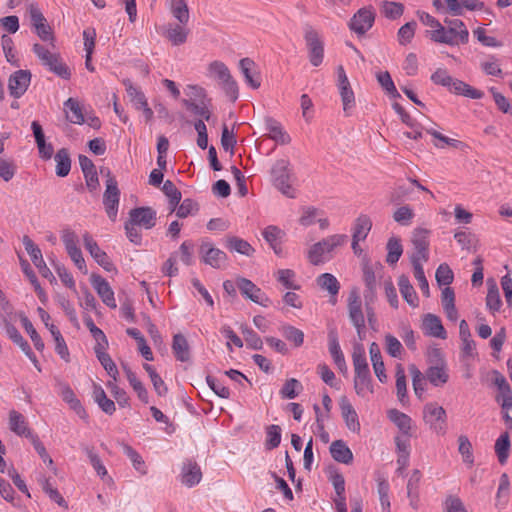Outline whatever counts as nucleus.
Segmentation results:
<instances>
[{
	"mask_svg": "<svg viewBox=\"0 0 512 512\" xmlns=\"http://www.w3.org/2000/svg\"><path fill=\"white\" fill-rule=\"evenodd\" d=\"M352 360L355 372V392L357 395L365 397L367 393H373V385L365 351L362 347L354 348Z\"/></svg>",
	"mask_w": 512,
	"mask_h": 512,
	"instance_id": "obj_1",
	"label": "nucleus"
},
{
	"mask_svg": "<svg viewBox=\"0 0 512 512\" xmlns=\"http://www.w3.org/2000/svg\"><path fill=\"white\" fill-rule=\"evenodd\" d=\"M444 23L447 25V28L442 25L440 29H435L431 32V39L433 41L452 46L468 42L469 32L462 20L445 19Z\"/></svg>",
	"mask_w": 512,
	"mask_h": 512,
	"instance_id": "obj_2",
	"label": "nucleus"
},
{
	"mask_svg": "<svg viewBox=\"0 0 512 512\" xmlns=\"http://www.w3.org/2000/svg\"><path fill=\"white\" fill-rule=\"evenodd\" d=\"M347 240V236L343 234H335L328 236L311 246L308 251V260L313 265L324 263L329 258L327 254L342 246Z\"/></svg>",
	"mask_w": 512,
	"mask_h": 512,
	"instance_id": "obj_3",
	"label": "nucleus"
},
{
	"mask_svg": "<svg viewBox=\"0 0 512 512\" xmlns=\"http://www.w3.org/2000/svg\"><path fill=\"white\" fill-rule=\"evenodd\" d=\"M289 161L280 159L275 162L271 169V177L274 186L281 191L282 194L289 198H294V189L290 185Z\"/></svg>",
	"mask_w": 512,
	"mask_h": 512,
	"instance_id": "obj_4",
	"label": "nucleus"
},
{
	"mask_svg": "<svg viewBox=\"0 0 512 512\" xmlns=\"http://www.w3.org/2000/svg\"><path fill=\"white\" fill-rule=\"evenodd\" d=\"M430 230L425 228H416L413 231L411 242L414 246V252L410 257L413 265H422L421 262H427L429 259V237Z\"/></svg>",
	"mask_w": 512,
	"mask_h": 512,
	"instance_id": "obj_5",
	"label": "nucleus"
},
{
	"mask_svg": "<svg viewBox=\"0 0 512 512\" xmlns=\"http://www.w3.org/2000/svg\"><path fill=\"white\" fill-rule=\"evenodd\" d=\"M304 39L308 49V58L314 67L322 64L324 59V42L319 33L310 25L305 27Z\"/></svg>",
	"mask_w": 512,
	"mask_h": 512,
	"instance_id": "obj_6",
	"label": "nucleus"
},
{
	"mask_svg": "<svg viewBox=\"0 0 512 512\" xmlns=\"http://www.w3.org/2000/svg\"><path fill=\"white\" fill-rule=\"evenodd\" d=\"M347 308L349 319L356 328L359 338L362 339L365 329V316L362 310V301L356 289L349 293Z\"/></svg>",
	"mask_w": 512,
	"mask_h": 512,
	"instance_id": "obj_7",
	"label": "nucleus"
},
{
	"mask_svg": "<svg viewBox=\"0 0 512 512\" xmlns=\"http://www.w3.org/2000/svg\"><path fill=\"white\" fill-rule=\"evenodd\" d=\"M423 419L437 434L443 435L446 431V411L437 403H427L423 410Z\"/></svg>",
	"mask_w": 512,
	"mask_h": 512,
	"instance_id": "obj_8",
	"label": "nucleus"
},
{
	"mask_svg": "<svg viewBox=\"0 0 512 512\" xmlns=\"http://www.w3.org/2000/svg\"><path fill=\"white\" fill-rule=\"evenodd\" d=\"M375 11L372 6L359 9L350 19L349 28L358 35H364L374 24Z\"/></svg>",
	"mask_w": 512,
	"mask_h": 512,
	"instance_id": "obj_9",
	"label": "nucleus"
},
{
	"mask_svg": "<svg viewBox=\"0 0 512 512\" xmlns=\"http://www.w3.org/2000/svg\"><path fill=\"white\" fill-rule=\"evenodd\" d=\"M199 254L201 261L215 269H221L227 262V255L224 251L215 248L212 243L203 241L200 245Z\"/></svg>",
	"mask_w": 512,
	"mask_h": 512,
	"instance_id": "obj_10",
	"label": "nucleus"
},
{
	"mask_svg": "<svg viewBox=\"0 0 512 512\" xmlns=\"http://www.w3.org/2000/svg\"><path fill=\"white\" fill-rule=\"evenodd\" d=\"M120 190L116 180H106L103 204L110 220L115 221L118 212Z\"/></svg>",
	"mask_w": 512,
	"mask_h": 512,
	"instance_id": "obj_11",
	"label": "nucleus"
},
{
	"mask_svg": "<svg viewBox=\"0 0 512 512\" xmlns=\"http://www.w3.org/2000/svg\"><path fill=\"white\" fill-rule=\"evenodd\" d=\"M2 324L4 329L6 330L7 335L9 338L19 346V348L22 350V352L31 360V362L34 364V366L37 368L38 371H41V368L39 366V362L31 350V347L29 343L23 338V336L20 334V332L17 330V328L10 323L5 317L2 319Z\"/></svg>",
	"mask_w": 512,
	"mask_h": 512,
	"instance_id": "obj_12",
	"label": "nucleus"
},
{
	"mask_svg": "<svg viewBox=\"0 0 512 512\" xmlns=\"http://www.w3.org/2000/svg\"><path fill=\"white\" fill-rule=\"evenodd\" d=\"M25 250L29 254L33 264L38 268L39 273L44 278L55 279L50 269L47 267L40 248L32 241V239L24 235L22 239Z\"/></svg>",
	"mask_w": 512,
	"mask_h": 512,
	"instance_id": "obj_13",
	"label": "nucleus"
},
{
	"mask_svg": "<svg viewBox=\"0 0 512 512\" xmlns=\"http://www.w3.org/2000/svg\"><path fill=\"white\" fill-rule=\"evenodd\" d=\"M236 285L242 296L245 298L265 307L268 305V297H265L262 290L257 287L251 280L244 277H238L236 279Z\"/></svg>",
	"mask_w": 512,
	"mask_h": 512,
	"instance_id": "obj_14",
	"label": "nucleus"
},
{
	"mask_svg": "<svg viewBox=\"0 0 512 512\" xmlns=\"http://www.w3.org/2000/svg\"><path fill=\"white\" fill-rule=\"evenodd\" d=\"M31 77L29 70H17L11 74L8 80L10 95L14 98H20L24 95L30 85Z\"/></svg>",
	"mask_w": 512,
	"mask_h": 512,
	"instance_id": "obj_15",
	"label": "nucleus"
},
{
	"mask_svg": "<svg viewBox=\"0 0 512 512\" xmlns=\"http://www.w3.org/2000/svg\"><path fill=\"white\" fill-rule=\"evenodd\" d=\"M83 242L85 248L89 251L90 255L95 259V261L100 266H102L106 271L109 272L115 269L113 263L111 262L106 252L100 249L97 242L92 238L90 234H84Z\"/></svg>",
	"mask_w": 512,
	"mask_h": 512,
	"instance_id": "obj_16",
	"label": "nucleus"
},
{
	"mask_svg": "<svg viewBox=\"0 0 512 512\" xmlns=\"http://www.w3.org/2000/svg\"><path fill=\"white\" fill-rule=\"evenodd\" d=\"M91 284L96 290L99 297L102 299L103 303H105L110 308L117 307L114 298V292L110 287L109 283L102 276L98 274H92Z\"/></svg>",
	"mask_w": 512,
	"mask_h": 512,
	"instance_id": "obj_17",
	"label": "nucleus"
},
{
	"mask_svg": "<svg viewBox=\"0 0 512 512\" xmlns=\"http://www.w3.org/2000/svg\"><path fill=\"white\" fill-rule=\"evenodd\" d=\"M130 221L135 225L151 229L156 224V211L151 207H138L129 212Z\"/></svg>",
	"mask_w": 512,
	"mask_h": 512,
	"instance_id": "obj_18",
	"label": "nucleus"
},
{
	"mask_svg": "<svg viewBox=\"0 0 512 512\" xmlns=\"http://www.w3.org/2000/svg\"><path fill=\"white\" fill-rule=\"evenodd\" d=\"M339 406L347 428L352 432H359L360 422L358 415L349 400L346 397H342Z\"/></svg>",
	"mask_w": 512,
	"mask_h": 512,
	"instance_id": "obj_19",
	"label": "nucleus"
},
{
	"mask_svg": "<svg viewBox=\"0 0 512 512\" xmlns=\"http://www.w3.org/2000/svg\"><path fill=\"white\" fill-rule=\"evenodd\" d=\"M79 164L84 174L87 187L93 191L99 186L98 174L92 160L85 155L79 156Z\"/></svg>",
	"mask_w": 512,
	"mask_h": 512,
	"instance_id": "obj_20",
	"label": "nucleus"
},
{
	"mask_svg": "<svg viewBox=\"0 0 512 512\" xmlns=\"http://www.w3.org/2000/svg\"><path fill=\"white\" fill-rule=\"evenodd\" d=\"M265 125L266 129L269 131L268 137L276 143L286 145L291 142V137L277 120L268 117L265 119Z\"/></svg>",
	"mask_w": 512,
	"mask_h": 512,
	"instance_id": "obj_21",
	"label": "nucleus"
},
{
	"mask_svg": "<svg viewBox=\"0 0 512 512\" xmlns=\"http://www.w3.org/2000/svg\"><path fill=\"white\" fill-rule=\"evenodd\" d=\"M330 453L332 458L343 464H351L353 461V453L343 440H335L330 445Z\"/></svg>",
	"mask_w": 512,
	"mask_h": 512,
	"instance_id": "obj_22",
	"label": "nucleus"
},
{
	"mask_svg": "<svg viewBox=\"0 0 512 512\" xmlns=\"http://www.w3.org/2000/svg\"><path fill=\"white\" fill-rule=\"evenodd\" d=\"M9 428L20 436H25L30 439L34 436L28 428L25 417L16 410H11L9 412Z\"/></svg>",
	"mask_w": 512,
	"mask_h": 512,
	"instance_id": "obj_23",
	"label": "nucleus"
},
{
	"mask_svg": "<svg viewBox=\"0 0 512 512\" xmlns=\"http://www.w3.org/2000/svg\"><path fill=\"white\" fill-rule=\"evenodd\" d=\"M202 472L199 465L191 460H188L182 467V483L188 487H192L200 482Z\"/></svg>",
	"mask_w": 512,
	"mask_h": 512,
	"instance_id": "obj_24",
	"label": "nucleus"
},
{
	"mask_svg": "<svg viewBox=\"0 0 512 512\" xmlns=\"http://www.w3.org/2000/svg\"><path fill=\"white\" fill-rule=\"evenodd\" d=\"M241 72L244 75L246 83L253 89H258L261 85L260 76L258 72H252L255 67V62L250 58H242L239 61Z\"/></svg>",
	"mask_w": 512,
	"mask_h": 512,
	"instance_id": "obj_25",
	"label": "nucleus"
},
{
	"mask_svg": "<svg viewBox=\"0 0 512 512\" xmlns=\"http://www.w3.org/2000/svg\"><path fill=\"white\" fill-rule=\"evenodd\" d=\"M423 327L430 336L446 339L447 334L438 316L427 314L423 320Z\"/></svg>",
	"mask_w": 512,
	"mask_h": 512,
	"instance_id": "obj_26",
	"label": "nucleus"
},
{
	"mask_svg": "<svg viewBox=\"0 0 512 512\" xmlns=\"http://www.w3.org/2000/svg\"><path fill=\"white\" fill-rule=\"evenodd\" d=\"M172 351L178 361L187 362L190 360V346L185 336L180 333L173 337Z\"/></svg>",
	"mask_w": 512,
	"mask_h": 512,
	"instance_id": "obj_27",
	"label": "nucleus"
},
{
	"mask_svg": "<svg viewBox=\"0 0 512 512\" xmlns=\"http://www.w3.org/2000/svg\"><path fill=\"white\" fill-rule=\"evenodd\" d=\"M425 377L433 386H443L449 380L447 365L429 366L425 372Z\"/></svg>",
	"mask_w": 512,
	"mask_h": 512,
	"instance_id": "obj_28",
	"label": "nucleus"
},
{
	"mask_svg": "<svg viewBox=\"0 0 512 512\" xmlns=\"http://www.w3.org/2000/svg\"><path fill=\"white\" fill-rule=\"evenodd\" d=\"M448 89L450 92H453L458 95H463L471 99H481L484 95L482 91L471 87L470 85L459 79L454 78L451 82L450 88Z\"/></svg>",
	"mask_w": 512,
	"mask_h": 512,
	"instance_id": "obj_29",
	"label": "nucleus"
},
{
	"mask_svg": "<svg viewBox=\"0 0 512 512\" xmlns=\"http://www.w3.org/2000/svg\"><path fill=\"white\" fill-rule=\"evenodd\" d=\"M388 418L398 427L404 436L410 437L412 419L407 414L397 409H391L388 412Z\"/></svg>",
	"mask_w": 512,
	"mask_h": 512,
	"instance_id": "obj_30",
	"label": "nucleus"
},
{
	"mask_svg": "<svg viewBox=\"0 0 512 512\" xmlns=\"http://www.w3.org/2000/svg\"><path fill=\"white\" fill-rule=\"evenodd\" d=\"M169 8L173 17L182 25H187L190 19L186 0H169Z\"/></svg>",
	"mask_w": 512,
	"mask_h": 512,
	"instance_id": "obj_31",
	"label": "nucleus"
},
{
	"mask_svg": "<svg viewBox=\"0 0 512 512\" xmlns=\"http://www.w3.org/2000/svg\"><path fill=\"white\" fill-rule=\"evenodd\" d=\"M185 26L186 25H182L179 22L175 25H169L165 32V37L173 45L178 46L184 44L189 34V29H187Z\"/></svg>",
	"mask_w": 512,
	"mask_h": 512,
	"instance_id": "obj_32",
	"label": "nucleus"
},
{
	"mask_svg": "<svg viewBox=\"0 0 512 512\" xmlns=\"http://www.w3.org/2000/svg\"><path fill=\"white\" fill-rule=\"evenodd\" d=\"M398 286L400 293L404 300L412 307L418 306V297L417 294L411 285L409 278L406 275H401L398 278Z\"/></svg>",
	"mask_w": 512,
	"mask_h": 512,
	"instance_id": "obj_33",
	"label": "nucleus"
},
{
	"mask_svg": "<svg viewBox=\"0 0 512 512\" xmlns=\"http://www.w3.org/2000/svg\"><path fill=\"white\" fill-rule=\"evenodd\" d=\"M56 162V175L66 177L71 169V159L68 149L61 148L54 156Z\"/></svg>",
	"mask_w": 512,
	"mask_h": 512,
	"instance_id": "obj_34",
	"label": "nucleus"
},
{
	"mask_svg": "<svg viewBox=\"0 0 512 512\" xmlns=\"http://www.w3.org/2000/svg\"><path fill=\"white\" fill-rule=\"evenodd\" d=\"M317 285L326 290L332 297H335L340 289V283L337 278L330 273H323L316 279Z\"/></svg>",
	"mask_w": 512,
	"mask_h": 512,
	"instance_id": "obj_35",
	"label": "nucleus"
},
{
	"mask_svg": "<svg viewBox=\"0 0 512 512\" xmlns=\"http://www.w3.org/2000/svg\"><path fill=\"white\" fill-rule=\"evenodd\" d=\"M488 292L486 296V306L492 312L499 311L501 307V299L499 295V289L496 282L493 279L487 280Z\"/></svg>",
	"mask_w": 512,
	"mask_h": 512,
	"instance_id": "obj_36",
	"label": "nucleus"
},
{
	"mask_svg": "<svg viewBox=\"0 0 512 512\" xmlns=\"http://www.w3.org/2000/svg\"><path fill=\"white\" fill-rule=\"evenodd\" d=\"M64 106L68 110L66 112V118L68 121L74 124H82L84 122L82 109L77 100L69 98L65 101Z\"/></svg>",
	"mask_w": 512,
	"mask_h": 512,
	"instance_id": "obj_37",
	"label": "nucleus"
},
{
	"mask_svg": "<svg viewBox=\"0 0 512 512\" xmlns=\"http://www.w3.org/2000/svg\"><path fill=\"white\" fill-rule=\"evenodd\" d=\"M45 66L49 68L51 72L63 79H69L71 77V71L69 67L62 61L59 54H56L45 63Z\"/></svg>",
	"mask_w": 512,
	"mask_h": 512,
	"instance_id": "obj_38",
	"label": "nucleus"
},
{
	"mask_svg": "<svg viewBox=\"0 0 512 512\" xmlns=\"http://www.w3.org/2000/svg\"><path fill=\"white\" fill-rule=\"evenodd\" d=\"M329 352L335 364L344 366V355L339 345L338 335L335 329H331L328 333Z\"/></svg>",
	"mask_w": 512,
	"mask_h": 512,
	"instance_id": "obj_39",
	"label": "nucleus"
},
{
	"mask_svg": "<svg viewBox=\"0 0 512 512\" xmlns=\"http://www.w3.org/2000/svg\"><path fill=\"white\" fill-rule=\"evenodd\" d=\"M396 393L398 400L405 404L407 402V387H406V375L404 367L401 364L396 366Z\"/></svg>",
	"mask_w": 512,
	"mask_h": 512,
	"instance_id": "obj_40",
	"label": "nucleus"
},
{
	"mask_svg": "<svg viewBox=\"0 0 512 512\" xmlns=\"http://www.w3.org/2000/svg\"><path fill=\"white\" fill-rule=\"evenodd\" d=\"M372 228V221L367 215H360L355 222L352 238L365 240Z\"/></svg>",
	"mask_w": 512,
	"mask_h": 512,
	"instance_id": "obj_41",
	"label": "nucleus"
},
{
	"mask_svg": "<svg viewBox=\"0 0 512 512\" xmlns=\"http://www.w3.org/2000/svg\"><path fill=\"white\" fill-rule=\"evenodd\" d=\"M226 245L229 249L246 256H251L255 251L254 248L246 240L236 236L227 237Z\"/></svg>",
	"mask_w": 512,
	"mask_h": 512,
	"instance_id": "obj_42",
	"label": "nucleus"
},
{
	"mask_svg": "<svg viewBox=\"0 0 512 512\" xmlns=\"http://www.w3.org/2000/svg\"><path fill=\"white\" fill-rule=\"evenodd\" d=\"M19 318H20L23 328L29 334L36 350L43 351L44 342L42 341L38 332L33 327V324L31 323V321L28 319V317L24 313H20Z\"/></svg>",
	"mask_w": 512,
	"mask_h": 512,
	"instance_id": "obj_43",
	"label": "nucleus"
},
{
	"mask_svg": "<svg viewBox=\"0 0 512 512\" xmlns=\"http://www.w3.org/2000/svg\"><path fill=\"white\" fill-rule=\"evenodd\" d=\"M510 450V437L508 432L502 433L495 443V452L501 464L506 463Z\"/></svg>",
	"mask_w": 512,
	"mask_h": 512,
	"instance_id": "obj_44",
	"label": "nucleus"
},
{
	"mask_svg": "<svg viewBox=\"0 0 512 512\" xmlns=\"http://www.w3.org/2000/svg\"><path fill=\"white\" fill-rule=\"evenodd\" d=\"M386 248L388 251L386 262L390 265L396 264L403 253L400 239L391 237L387 242Z\"/></svg>",
	"mask_w": 512,
	"mask_h": 512,
	"instance_id": "obj_45",
	"label": "nucleus"
},
{
	"mask_svg": "<svg viewBox=\"0 0 512 512\" xmlns=\"http://www.w3.org/2000/svg\"><path fill=\"white\" fill-rule=\"evenodd\" d=\"M209 75L215 78L219 84L227 81L231 77V73L225 63L221 61H213L208 66Z\"/></svg>",
	"mask_w": 512,
	"mask_h": 512,
	"instance_id": "obj_46",
	"label": "nucleus"
},
{
	"mask_svg": "<svg viewBox=\"0 0 512 512\" xmlns=\"http://www.w3.org/2000/svg\"><path fill=\"white\" fill-rule=\"evenodd\" d=\"M426 131H427V133L432 135L436 140L441 142V144L434 143V145L437 148H441L442 149V148L445 147V145H448V146H451V147H453L455 149L463 150L466 147L465 143H463V142H461L459 140H456V139H452V138L446 137L445 135L441 134L440 132H438L435 129H427Z\"/></svg>",
	"mask_w": 512,
	"mask_h": 512,
	"instance_id": "obj_47",
	"label": "nucleus"
},
{
	"mask_svg": "<svg viewBox=\"0 0 512 512\" xmlns=\"http://www.w3.org/2000/svg\"><path fill=\"white\" fill-rule=\"evenodd\" d=\"M124 84L126 86L127 94L130 97L131 101L133 102L135 108L140 110V108L142 106H145L147 103V99L144 93L137 87L133 86V84L129 80L124 81Z\"/></svg>",
	"mask_w": 512,
	"mask_h": 512,
	"instance_id": "obj_48",
	"label": "nucleus"
},
{
	"mask_svg": "<svg viewBox=\"0 0 512 512\" xmlns=\"http://www.w3.org/2000/svg\"><path fill=\"white\" fill-rule=\"evenodd\" d=\"M381 12L388 19H397L404 12L403 4L399 2L383 1L381 4Z\"/></svg>",
	"mask_w": 512,
	"mask_h": 512,
	"instance_id": "obj_49",
	"label": "nucleus"
},
{
	"mask_svg": "<svg viewBox=\"0 0 512 512\" xmlns=\"http://www.w3.org/2000/svg\"><path fill=\"white\" fill-rule=\"evenodd\" d=\"M282 335L290 342L294 344L295 347H300L304 342V333L291 325H284L281 328Z\"/></svg>",
	"mask_w": 512,
	"mask_h": 512,
	"instance_id": "obj_50",
	"label": "nucleus"
},
{
	"mask_svg": "<svg viewBox=\"0 0 512 512\" xmlns=\"http://www.w3.org/2000/svg\"><path fill=\"white\" fill-rule=\"evenodd\" d=\"M281 442V428L278 425H270L266 428L265 447L267 450L277 448Z\"/></svg>",
	"mask_w": 512,
	"mask_h": 512,
	"instance_id": "obj_51",
	"label": "nucleus"
},
{
	"mask_svg": "<svg viewBox=\"0 0 512 512\" xmlns=\"http://www.w3.org/2000/svg\"><path fill=\"white\" fill-rule=\"evenodd\" d=\"M458 451L462 455L464 463L472 466L474 463V457L472 452V444L469 441L468 437L465 435H460L458 437Z\"/></svg>",
	"mask_w": 512,
	"mask_h": 512,
	"instance_id": "obj_52",
	"label": "nucleus"
},
{
	"mask_svg": "<svg viewBox=\"0 0 512 512\" xmlns=\"http://www.w3.org/2000/svg\"><path fill=\"white\" fill-rule=\"evenodd\" d=\"M123 451L127 455V457L131 460L134 468L140 472L142 475L147 473L144 460L139 455V453L134 450L130 445L123 444Z\"/></svg>",
	"mask_w": 512,
	"mask_h": 512,
	"instance_id": "obj_53",
	"label": "nucleus"
},
{
	"mask_svg": "<svg viewBox=\"0 0 512 512\" xmlns=\"http://www.w3.org/2000/svg\"><path fill=\"white\" fill-rule=\"evenodd\" d=\"M376 78L378 83L388 94H390L394 98L400 97V94L398 93L394 85V82L391 78V75L388 71L377 73Z\"/></svg>",
	"mask_w": 512,
	"mask_h": 512,
	"instance_id": "obj_54",
	"label": "nucleus"
},
{
	"mask_svg": "<svg viewBox=\"0 0 512 512\" xmlns=\"http://www.w3.org/2000/svg\"><path fill=\"white\" fill-rule=\"evenodd\" d=\"M301 390V383L297 379L291 378L284 383L282 389L280 390V394L282 398L294 399L297 397L299 391Z\"/></svg>",
	"mask_w": 512,
	"mask_h": 512,
	"instance_id": "obj_55",
	"label": "nucleus"
},
{
	"mask_svg": "<svg viewBox=\"0 0 512 512\" xmlns=\"http://www.w3.org/2000/svg\"><path fill=\"white\" fill-rule=\"evenodd\" d=\"M241 330L248 347L254 350H261L263 348L262 339L254 330L248 328L247 326H242Z\"/></svg>",
	"mask_w": 512,
	"mask_h": 512,
	"instance_id": "obj_56",
	"label": "nucleus"
},
{
	"mask_svg": "<svg viewBox=\"0 0 512 512\" xmlns=\"http://www.w3.org/2000/svg\"><path fill=\"white\" fill-rule=\"evenodd\" d=\"M128 381L133 390L137 393L138 398L145 404L149 402L148 392L143 383L137 378L135 373L128 375Z\"/></svg>",
	"mask_w": 512,
	"mask_h": 512,
	"instance_id": "obj_57",
	"label": "nucleus"
},
{
	"mask_svg": "<svg viewBox=\"0 0 512 512\" xmlns=\"http://www.w3.org/2000/svg\"><path fill=\"white\" fill-rule=\"evenodd\" d=\"M264 239L269 243L270 246L281 242L285 233L279 227L275 225L267 226L262 232Z\"/></svg>",
	"mask_w": 512,
	"mask_h": 512,
	"instance_id": "obj_58",
	"label": "nucleus"
},
{
	"mask_svg": "<svg viewBox=\"0 0 512 512\" xmlns=\"http://www.w3.org/2000/svg\"><path fill=\"white\" fill-rule=\"evenodd\" d=\"M435 278L440 286L444 285L448 287V285L452 283L454 276L450 267L446 263H443L437 268Z\"/></svg>",
	"mask_w": 512,
	"mask_h": 512,
	"instance_id": "obj_59",
	"label": "nucleus"
},
{
	"mask_svg": "<svg viewBox=\"0 0 512 512\" xmlns=\"http://www.w3.org/2000/svg\"><path fill=\"white\" fill-rule=\"evenodd\" d=\"M417 23L415 21L407 22L398 31V41L401 45H406L411 42L414 37L415 28Z\"/></svg>",
	"mask_w": 512,
	"mask_h": 512,
	"instance_id": "obj_60",
	"label": "nucleus"
},
{
	"mask_svg": "<svg viewBox=\"0 0 512 512\" xmlns=\"http://www.w3.org/2000/svg\"><path fill=\"white\" fill-rule=\"evenodd\" d=\"M413 217H414V212L408 205L399 207L393 213V219L397 223H399L403 226L409 225L411 223V220L413 219Z\"/></svg>",
	"mask_w": 512,
	"mask_h": 512,
	"instance_id": "obj_61",
	"label": "nucleus"
},
{
	"mask_svg": "<svg viewBox=\"0 0 512 512\" xmlns=\"http://www.w3.org/2000/svg\"><path fill=\"white\" fill-rule=\"evenodd\" d=\"M409 370L412 376V384L415 394L420 398L424 391L423 385L425 376L420 372V370L415 365H410Z\"/></svg>",
	"mask_w": 512,
	"mask_h": 512,
	"instance_id": "obj_62",
	"label": "nucleus"
},
{
	"mask_svg": "<svg viewBox=\"0 0 512 512\" xmlns=\"http://www.w3.org/2000/svg\"><path fill=\"white\" fill-rule=\"evenodd\" d=\"M16 169L17 166L13 160L0 158V177L4 181H10L16 173Z\"/></svg>",
	"mask_w": 512,
	"mask_h": 512,
	"instance_id": "obj_63",
	"label": "nucleus"
},
{
	"mask_svg": "<svg viewBox=\"0 0 512 512\" xmlns=\"http://www.w3.org/2000/svg\"><path fill=\"white\" fill-rule=\"evenodd\" d=\"M295 277V272L291 269H281L278 271V281L287 289L298 290L300 286L295 284L292 279Z\"/></svg>",
	"mask_w": 512,
	"mask_h": 512,
	"instance_id": "obj_64",
	"label": "nucleus"
}]
</instances>
